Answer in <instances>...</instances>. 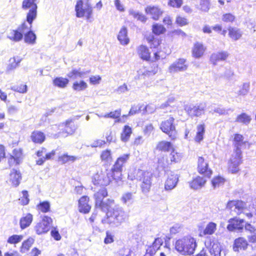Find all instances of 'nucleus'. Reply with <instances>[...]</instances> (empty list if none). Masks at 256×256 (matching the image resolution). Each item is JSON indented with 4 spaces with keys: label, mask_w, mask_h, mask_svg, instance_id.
<instances>
[{
    "label": "nucleus",
    "mask_w": 256,
    "mask_h": 256,
    "mask_svg": "<svg viewBox=\"0 0 256 256\" xmlns=\"http://www.w3.org/2000/svg\"><path fill=\"white\" fill-rule=\"evenodd\" d=\"M245 206L246 204L241 200H231L228 202L226 208L239 214Z\"/></svg>",
    "instance_id": "nucleus-18"
},
{
    "label": "nucleus",
    "mask_w": 256,
    "mask_h": 256,
    "mask_svg": "<svg viewBox=\"0 0 256 256\" xmlns=\"http://www.w3.org/2000/svg\"><path fill=\"white\" fill-rule=\"evenodd\" d=\"M63 124L64 125V131L68 134H72L76 129V126L71 120H67Z\"/></svg>",
    "instance_id": "nucleus-31"
},
{
    "label": "nucleus",
    "mask_w": 256,
    "mask_h": 256,
    "mask_svg": "<svg viewBox=\"0 0 256 256\" xmlns=\"http://www.w3.org/2000/svg\"><path fill=\"white\" fill-rule=\"evenodd\" d=\"M108 195L107 191L104 188H100L94 194L96 201V207L100 208L104 212L107 211L111 208L114 204V200H107L106 202H104L103 199Z\"/></svg>",
    "instance_id": "nucleus-3"
},
{
    "label": "nucleus",
    "mask_w": 256,
    "mask_h": 256,
    "mask_svg": "<svg viewBox=\"0 0 256 256\" xmlns=\"http://www.w3.org/2000/svg\"><path fill=\"white\" fill-rule=\"evenodd\" d=\"M250 120L251 118L250 116L246 113H242L238 116L236 121L239 122L247 124L250 122Z\"/></svg>",
    "instance_id": "nucleus-48"
},
{
    "label": "nucleus",
    "mask_w": 256,
    "mask_h": 256,
    "mask_svg": "<svg viewBox=\"0 0 256 256\" xmlns=\"http://www.w3.org/2000/svg\"><path fill=\"white\" fill-rule=\"evenodd\" d=\"M248 243L244 238H238L235 240L233 246V250L235 252L240 250H245L247 248Z\"/></svg>",
    "instance_id": "nucleus-24"
},
{
    "label": "nucleus",
    "mask_w": 256,
    "mask_h": 256,
    "mask_svg": "<svg viewBox=\"0 0 256 256\" xmlns=\"http://www.w3.org/2000/svg\"><path fill=\"white\" fill-rule=\"evenodd\" d=\"M114 179L113 172L110 170L100 171L95 174L92 182L95 185L106 186L110 184L112 179Z\"/></svg>",
    "instance_id": "nucleus-5"
},
{
    "label": "nucleus",
    "mask_w": 256,
    "mask_h": 256,
    "mask_svg": "<svg viewBox=\"0 0 256 256\" xmlns=\"http://www.w3.org/2000/svg\"><path fill=\"white\" fill-rule=\"evenodd\" d=\"M250 83L245 82L240 87V90L236 92L238 96H246L250 90Z\"/></svg>",
    "instance_id": "nucleus-46"
},
{
    "label": "nucleus",
    "mask_w": 256,
    "mask_h": 256,
    "mask_svg": "<svg viewBox=\"0 0 256 256\" xmlns=\"http://www.w3.org/2000/svg\"><path fill=\"white\" fill-rule=\"evenodd\" d=\"M36 1V0H24L22 4V9H30L26 15V21L30 26H32V23L37 15V5Z\"/></svg>",
    "instance_id": "nucleus-6"
},
{
    "label": "nucleus",
    "mask_w": 256,
    "mask_h": 256,
    "mask_svg": "<svg viewBox=\"0 0 256 256\" xmlns=\"http://www.w3.org/2000/svg\"><path fill=\"white\" fill-rule=\"evenodd\" d=\"M138 54L140 56L143 60H148L150 58V52L148 48L142 45L138 48Z\"/></svg>",
    "instance_id": "nucleus-30"
},
{
    "label": "nucleus",
    "mask_w": 256,
    "mask_h": 256,
    "mask_svg": "<svg viewBox=\"0 0 256 256\" xmlns=\"http://www.w3.org/2000/svg\"><path fill=\"white\" fill-rule=\"evenodd\" d=\"M132 133V130L130 126H125L121 134L120 138L122 142H126L128 140Z\"/></svg>",
    "instance_id": "nucleus-32"
},
{
    "label": "nucleus",
    "mask_w": 256,
    "mask_h": 256,
    "mask_svg": "<svg viewBox=\"0 0 256 256\" xmlns=\"http://www.w3.org/2000/svg\"><path fill=\"white\" fill-rule=\"evenodd\" d=\"M88 86L86 82L82 80L80 82H75L73 84L72 88L74 90L77 91H80L85 90Z\"/></svg>",
    "instance_id": "nucleus-51"
},
{
    "label": "nucleus",
    "mask_w": 256,
    "mask_h": 256,
    "mask_svg": "<svg viewBox=\"0 0 256 256\" xmlns=\"http://www.w3.org/2000/svg\"><path fill=\"white\" fill-rule=\"evenodd\" d=\"M32 26L29 25L28 26L26 22H23L19 26L17 30H12L8 38L14 42H19L22 40L23 34L27 32Z\"/></svg>",
    "instance_id": "nucleus-12"
},
{
    "label": "nucleus",
    "mask_w": 256,
    "mask_h": 256,
    "mask_svg": "<svg viewBox=\"0 0 256 256\" xmlns=\"http://www.w3.org/2000/svg\"><path fill=\"white\" fill-rule=\"evenodd\" d=\"M176 23L180 26H182L188 24V20L184 17L178 16L176 18Z\"/></svg>",
    "instance_id": "nucleus-60"
},
{
    "label": "nucleus",
    "mask_w": 256,
    "mask_h": 256,
    "mask_svg": "<svg viewBox=\"0 0 256 256\" xmlns=\"http://www.w3.org/2000/svg\"><path fill=\"white\" fill-rule=\"evenodd\" d=\"M89 198L87 196H82L78 201V208L80 212L84 214L88 213L90 210V206L88 202Z\"/></svg>",
    "instance_id": "nucleus-23"
},
{
    "label": "nucleus",
    "mask_w": 256,
    "mask_h": 256,
    "mask_svg": "<svg viewBox=\"0 0 256 256\" xmlns=\"http://www.w3.org/2000/svg\"><path fill=\"white\" fill-rule=\"evenodd\" d=\"M34 241V240L32 238H29L28 240L24 241L22 242V246H21L20 252L22 253L26 252L28 250H29L30 248L33 244Z\"/></svg>",
    "instance_id": "nucleus-38"
},
{
    "label": "nucleus",
    "mask_w": 256,
    "mask_h": 256,
    "mask_svg": "<svg viewBox=\"0 0 256 256\" xmlns=\"http://www.w3.org/2000/svg\"><path fill=\"white\" fill-rule=\"evenodd\" d=\"M146 14L150 16L151 18L154 20H158L160 16L163 14V11L158 6H148L145 8Z\"/></svg>",
    "instance_id": "nucleus-19"
},
{
    "label": "nucleus",
    "mask_w": 256,
    "mask_h": 256,
    "mask_svg": "<svg viewBox=\"0 0 256 256\" xmlns=\"http://www.w3.org/2000/svg\"><path fill=\"white\" fill-rule=\"evenodd\" d=\"M76 16L78 18L84 16L90 19L92 13V8L88 0H78L75 6Z\"/></svg>",
    "instance_id": "nucleus-4"
},
{
    "label": "nucleus",
    "mask_w": 256,
    "mask_h": 256,
    "mask_svg": "<svg viewBox=\"0 0 256 256\" xmlns=\"http://www.w3.org/2000/svg\"><path fill=\"white\" fill-rule=\"evenodd\" d=\"M122 200L124 204H131L134 201V195L132 192H126L122 197Z\"/></svg>",
    "instance_id": "nucleus-47"
},
{
    "label": "nucleus",
    "mask_w": 256,
    "mask_h": 256,
    "mask_svg": "<svg viewBox=\"0 0 256 256\" xmlns=\"http://www.w3.org/2000/svg\"><path fill=\"white\" fill-rule=\"evenodd\" d=\"M205 51V48L203 44L200 42H196L194 44L192 50V54L196 58L201 57Z\"/></svg>",
    "instance_id": "nucleus-29"
},
{
    "label": "nucleus",
    "mask_w": 256,
    "mask_h": 256,
    "mask_svg": "<svg viewBox=\"0 0 256 256\" xmlns=\"http://www.w3.org/2000/svg\"><path fill=\"white\" fill-rule=\"evenodd\" d=\"M224 180L220 176H217L212 179V186L214 188H218L224 184Z\"/></svg>",
    "instance_id": "nucleus-52"
},
{
    "label": "nucleus",
    "mask_w": 256,
    "mask_h": 256,
    "mask_svg": "<svg viewBox=\"0 0 256 256\" xmlns=\"http://www.w3.org/2000/svg\"><path fill=\"white\" fill-rule=\"evenodd\" d=\"M206 106V104L205 102H202L195 105H186L184 106V110L190 117H198L204 114Z\"/></svg>",
    "instance_id": "nucleus-11"
},
{
    "label": "nucleus",
    "mask_w": 256,
    "mask_h": 256,
    "mask_svg": "<svg viewBox=\"0 0 256 256\" xmlns=\"http://www.w3.org/2000/svg\"><path fill=\"white\" fill-rule=\"evenodd\" d=\"M130 154H124L117 159L111 170L113 172L114 180H118L121 179L122 168L130 158Z\"/></svg>",
    "instance_id": "nucleus-7"
},
{
    "label": "nucleus",
    "mask_w": 256,
    "mask_h": 256,
    "mask_svg": "<svg viewBox=\"0 0 256 256\" xmlns=\"http://www.w3.org/2000/svg\"><path fill=\"white\" fill-rule=\"evenodd\" d=\"M80 69H79V70L74 69L70 72L67 74V76L70 78L76 79L78 77L80 78Z\"/></svg>",
    "instance_id": "nucleus-58"
},
{
    "label": "nucleus",
    "mask_w": 256,
    "mask_h": 256,
    "mask_svg": "<svg viewBox=\"0 0 256 256\" xmlns=\"http://www.w3.org/2000/svg\"><path fill=\"white\" fill-rule=\"evenodd\" d=\"M228 222L229 224L227 226V228L230 231L242 230L246 224V222L243 219L238 218L230 219Z\"/></svg>",
    "instance_id": "nucleus-16"
},
{
    "label": "nucleus",
    "mask_w": 256,
    "mask_h": 256,
    "mask_svg": "<svg viewBox=\"0 0 256 256\" xmlns=\"http://www.w3.org/2000/svg\"><path fill=\"white\" fill-rule=\"evenodd\" d=\"M130 15L132 16L134 18L137 19L142 22H145L146 21L147 18L142 14L134 10L130 9L128 11Z\"/></svg>",
    "instance_id": "nucleus-36"
},
{
    "label": "nucleus",
    "mask_w": 256,
    "mask_h": 256,
    "mask_svg": "<svg viewBox=\"0 0 256 256\" xmlns=\"http://www.w3.org/2000/svg\"><path fill=\"white\" fill-rule=\"evenodd\" d=\"M38 209L43 212H46L50 210V204L49 202L46 201L40 202L37 206Z\"/></svg>",
    "instance_id": "nucleus-53"
},
{
    "label": "nucleus",
    "mask_w": 256,
    "mask_h": 256,
    "mask_svg": "<svg viewBox=\"0 0 256 256\" xmlns=\"http://www.w3.org/2000/svg\"><path fill=\"white\" fill-rule=\"evenodd\" d=\"M69 80L68 79L66 78H64L62 77H58L56 78L53 80L54 84L60 88H64L66 86L67 84H68Z\"/></svg>",
    "instance_id": "nucleus-34"
},
{
    "label": "nucleus",
    "mask_w": 256,
    "mask_h": 256,
    "mask_svg": "<svg viewBox=\"0 0 256 256\" xmlns=\"http://www.w3.org/2000/svg\"><path fill=\"white\" fill-rule=\"evenodd\" d=\"M10 156L16 160L17 164H20L22 162V151L20 149H14Z\"/></svg>",
    "instance_id": "nucleus-49"
},
{
    "label": "nucleus",
    "mask_w": 256,
    "mask_h": 256,
    "mask_svg": "<svg viewBox=\"0 0 256 256\" xmlns=\"http://www.w3.org/2000/svg\"><path fill=\"white\" fill-rule=\"evenodd\" d=\"M235 18V16L230 13L224 14L222 17V20L226 22H232Z\"/></svg>",
    "instance_id": "nucleus-59"
},
{
    "label": "nucleus",
    "mask_w": 256,
    "mask_h": 256,
    "mask_svg": "<svg viewBox=\"0 0 256 256\" xmlns=\"http://www.w3.org/2000/svg\"><path fill=\"white\" fill-rule=\"evenodd\" d=\"M140 180L141 182L140 188L144 194L148 193L152 186V174L149 172H143L140 170L138 172Z\"/></svg>",
    "instance_id": "nucleus-8"
},
{
    "label": "nucleus",
    "mask_w": 256,
    "mask_h": 256,
    "mask_svg": "<svg viewBox=\"0 0 256 256\" xmlns=\"http://www.w3.org/2000/svg\"><path fill=\"white\" fill-rule=\"evenodd\" d=\"M163 243L162 240L160 238H157L155 239V240L152 244V246L154 250H160V246Z\"/></svg>",
    "instance_id": "nucleus-61"
},
{
    "label": "nucleus",
    "mask_w": 256,
    "mask_h": 256,
    "mask_svg": "<svg viewBox=\"0 0 256 256\" xmlns=\"http://www.w3.org/2000/svg\"><path fill=\"white\" fill-rule=\"evenodd\" d=\"M24 34V41L26 43L30 44H34L36 42V36L31 30V28L25 34Z\"/></svg>",
    "instance_id": "nucleus-35"
},
{
    "label": "nucleus",
    "mask_w": 256,
    "mask_h": 256,
    "mask_svg": "<svg viewBox=\"0 0 256 256\" xmlns=\"http://www.w3.org/2000/svg\"><path fill=\"white\" fill-rule=\"evenodd\" d=\"M121 114V110L118 109L116 110L114 112H112L108 114H106L104 116V117L105 118H112L116 119L115 121L116 122H122L120 118V116Z\"/></svg>",
    "instance_id": "nucleus-37"
},
{
    "label": "nucleus",
    "mask_w": 256,
    "mask_h": 256,
    "mask_svg": "<svg viewBox=\"0 0 256 256\" xmlns=\"http://www.w3.org/2000/svg\"><path fill=\"white\" fill-rule=\"evenodd\" d=\"M166 31V29L162 24H156L152 26V32L156 35L164 34Z\"/></svg>",
    "instance_id": "nucleus-50"
},
{
    "label": "nucleus",
    "mask_w": 256,
    "mask_h": 256,
    "mask_svg": "<svg viewBox=\"0 0 256 256\" xmlns=\"http://www.w3.org/2000/svg\"><path fill=\"white\" fill-rule=\"evenodd\" d=\"M242 163V152L236 149L232 154L228 165V169L232 173H236L240 170L239 166Z\"/></svg>",
    "instance_id": "nucleus-13"
},
{
    "label": "nucleus",
    "mask_w": 256,
    "mask_h": 256,
    "mask_svg": "<svg viewBox=\"0 0 256 256\" xmlns=\"http://www.w3.org/2000/svg\"><path fill=\"white\" fill-rule=\"evenodd\" d=\"M33 220V216L28 213L20 219V224L22 229H24L29 226Z\"/></svg>",
    "instance_id": "nucleus-28"
},
{
    "label": "nucleus",
    "mask_w": 256,
    "mask_h": 256,
    "mask_svg": "<svg viewBox=\"0 0 256 256\" xmlns=\"http://www.w3.org/2000/svg\"><path fill=\"white\" fill-rule=\"evenodd\" d=\"M174 119L170 117L168 119L162 121L160 125V130L166 134L171 140H174L176 137V131L174 124Z\"/></svg>",
    "instance_id": "nucleus-9"
},
{
    "label": "nucleus",
    "mask_w": 256,
    "mask_h": 256,
    "mask_svg": "<svg viewBox=\"0 0 256 256\" xmlns=\"http://www.w3.org/2000/svg\"><path fill=\"white\" fill-rule=\"evenodd\" d=\"M78 159V157L73 156H69L68 154H64L60 156L58 158L60 162L62 164L67 162H73Z\"/></svg>",
    "instance_id": "nucleus-40"
},
{
    "label": "nucleus",
    "mask_w": 256,
    "mask_h": 256,
    "mask_svg": "<svg viewBox=\"0 0 256 256\" xmlns=\"http://www.w3.org/2000/svg\"><path fill=\"white\" fill-rule=\"evenodd\" d=\"M197 130L195 140L196 142H200L203 139V135L204 132V125H198L197 127Z\"/></svg>",
    "instance_id": "nucleus-45"
},
{
    "label": "nucleus",
    "mask_w": 256,
    "mask_h": 256,
    "mask_svg": "<svg viewBox=\"0 0 256 256\" xmlns=\"http://www.w3.org/2000/svg\"><path fill=\"white\" fill-rule=\"evenodd\" d=\"M200 5L202 11L208 12L209 10L210 2L208 0H201Z\"/></svg>",
    "instance_id": "nucleus-62"
},
{
    "label": "nucleus",
    "mask_w": 256,
    "mask_h": 256,
    "mask_svg": "<svg viewBox=\"0 0 256 256\" xmlns=\"http://www.w3.org/2000/svg\"><path fill=\"white\" fill-rule=\"evenodd\" d=\"M241 31L236 28H232L229 29V36L233 40H236L240 38L242 36Z\"/></svg>",
    "instance_id": "nucleus-43"
},
{
    "label": "nucleus",
    "mask_w": 256,
    "mask_h": 256,
    "mask_svg": "<svg viewBox=\"0 0 256 256\" xmlns=\"http://www.w3.org/2000/svg\"><path fill=\"white\" fill-rule=\"evenodd\" d=\"M10 64L8 66L7 68V70L8 71L16 68L18 66V64L20 62V60H18L16 62V58H10Z\"/></svg>",
    "instance_id": "nucleus-57"
},
{
    "label": "nucleus",
    "mask_w": 256,
    "mask_h": 256,
    "mask_svg": "<svg viewBox=\"0 0 256 256\" xmlns=\"http://www.w3.org/2000/svg\"><path fill=\"white\" fill-rule=\"evenodd\" d=\"M196 247V240L190 236H185L176 242V250L182 255H191Z\"/></svg>",
    "instance_id": "nucleus-2"
},
{
    "label": "nucleus",
    "mask_w": 256,
    "mask_h": 256,
    "mask_svg": "<svg viewBox=\"0 0 256 256\" xmlns=\"http://www.w3.org/2000/svg\"><path fill=\"white\" fill-rule=\"evenodd\" d=\"M118 39L122 45H127L130 42V40L128 36L127 28L124 26L120 30L118 35Z\"/></svg>",
    "instance_id": "nucleus-25"
},
{
    "label": "nucleus",
    "mask_w": 256,
    "mask_h": 256,
    "mask_svg": "<svg viewBox=\"0 0 256 256\" xmlns=\"http://www.w3.org/2000/svg\"><path fill=\"white\" fill-rule=\"evenodd\" d=\"M229 54L226 51H222L213 53L210 58V61L214 66L220 61H224L227 59Z\"/></svg>",
    "instance_id": "nucleus-20"
},
{
    "label": "nucleus",
    "mask_w": 256,
    "mask_h": 256,
    "mask_svg": "<svg viewBox=\"0 0 256 256\" xmlns=\"http://www.w3.org/2000/svg\"><path fill=\"white\" fill-rule=\"evenodd\" d=\"M178 180L177 174H171L168 176L164 184V188L166 190H170L174 189L176 186Z\"/></svg>",
    "instance_id": "nucleus-21"
},
{
    "label": "nucleus",
    "mask_w": 256,
    "mask_h": 256,
    "mask_svg": "<svg viewBox=\"0 0 256 256\" xmlns=\"http://www.w3.org/2000/svg\"><path fill=\"white\" fill-rule=\"evenodd\" d=\"M11 90L20 93H26L27 91V86L26 84H20L19 86H13L11 88Z\"/></svg>",
    "instance_id": "nucleus-56"
},
{
    "label": "nucleus",
    "mask_w": 256,
    "mask_h": 256,
    "mask_svg": "<svg viewBox=\"0 0 256 256\" xmlns=\"http://www.w3.org/2000/svg\"><path fill=\"white\" fill-rule=\"evenodd\" d=\"M106 218L102 219L103 224H108L112 226H118L125 222L128 218L126 213L120 206H114L112 210H107Z\"/></svg>",
    "instance_id": "nucleus-1"
},
{
    "label": "nucleus",
    "mask_w": 256,
    "mask_h": 256,
    "mask_svg": "<svg viewBox=\"0 0 256 256\" xmlns=\"http://www.w3.org/2000/svg\"><path fill=\"white\" fill-rule=\"evenodd\" d=\"M100 158L102 162L106 163H110L112 161L111 151L109 150L102 151L100 155Z\"/></svg>",
    "instance_id": "nucleus-39"
},
{
    "label": "nucleus",
    "mask_w": 256,
    "mask_h": 256,
    "mask_svg": "<svg viewBox=\"0 0 256 256\" xmlns=\"http://www.w3.org/2000/svg\"><path fill=\"white\" fill-rule=\"evenodd\" d=\"M22 180V174L20 170L12 169L10 174L9 180L13 186H18Z\"/></svg>",
    "instance_id": "nucleus-22"
},
{
    "label": "nucleus",
    "mask_w": 256,
    "mask_h": 256,
    "mask_svg": "<svg viewBox=\"0 0 256 256\" xmlns=\"http://www.w3.org/2000/svg\"><path fill=\"white\" fill-rule=\"evenodd\" d=\"M42 220L34 227L36 234L40 235L48 232L52 226V220L46 216H41Z\"/></svg>",
    "instance_id": "nucleus-10"
},
{
    "label": "nucleus",
    "mask_w": 256,
    "mask_h": 256,
    "mask_svg": "<svg viewBox=\"0 0 256 256\" xmlns=\"http://www.w3.org/2000/svg\"><path fill=\"white\" fill-rule=\"evenodd\" d=\"M30 138L34 142L42 144L44 141L46 137L42 132L36 130L32 133Z\"/></svg>",
    "instance_id": "nucleus-27"
},
{
    "label": "nucleus",
    "mask_w": 256,
    "mask_h": 256,
    "mask_svg": "<svg viewBox=\"0 0 256 256\" xmlns=\"http://www.w3.org/2000/svg\"><path fill=\"white\" fill-rule=\"evenodd\" d=\"M156 148L159 150L168 152L173 149L172 144L166 141H162L158 142Z\"/></svg>",
    "instance_id": "nucleus-33"
},
{
    "label": "nucleus",
    "mask_w": 256,
    "mask_h": 256,
    "mask_svg": "<svg viewBox=\"0 0 256 256\" xmlns=\"http://www.w3.org/2000/svg\"><path fill=\"white\" fill-rule=\"evenodd\" d=\"M114 242V236L112 234L107 231L106 232V237L105 238L104 240V242L106 244H108L112 242Z\"/></svg>",
    "instance_id": "nucleus-64"
},
{
    "label": "nucleus",
    "mask_w": 256,
    "mask_h": 256,
    "mask_svg": "<svg viewBox=\"0 0 256 256\" xmlns=\"http://www.w3.org/2000/svg\"><path fill=\"white\" fill-rule=\"evenodd\" d=\"M234 144L236 149L240 150L241 146L244 144V137L240 134H236L234 138Z\"/></svg>",
    "instance_id": "nucleus-44"
},
{
    "label": "nucleus",
    "mask_w": 256,
    "mask_h": 256,
    "mask_svg": "<svg viewBox=\"0 0 256 256\" xmlns=\"http://www.w3.org/2000/svg\"><path fill=\"white\" fill-rule=\"evenodd\" d=\"M172 150V152L170 154V161L178 162L180 160L179 154L176 152H175L173 149Z\"/></svg>",
    "instance_id": "nucleus-63"
},
{
    "label": "nucleus",
    "mask_w": 256,
    "mask_h": 256,
    "mask_svg": "<svg viewBox=\"0 0 256 256\" xmlns=\"http://www.w3.org/2000/svg\"><path fill=\"white\" fill-rule=\"evenodd\" d=\"M206 181V180L204 178L198 176L190 183V186L194 190L200 189L204 186Z\"/></svg>",
    "instance_id": "nucleus-26"
},
{
    "label": "nucleus",
    "mask_w": 256,
    "mask_h": 256,
    "mask_svg": "<svg viewBox=\"0 0 256 256\" xmlns=\"http://www.w3.org/2000/svg\"><path fill=\"white\" fill-rule=\"evenodd\" d=\"M208 164L202 156H199L198 160V170L199 173L204 174L206 176L210 177L212 170L208 168Z\"/></svg>",
    "instance_id": "nucleus-17"
},
{
    "label": "nucleus",
    "mask_w": 256,
    "mask_h": 256,
    "mask_svg": "<svg viewBox=\"0 0 256 256\" xmlns=\"http://www.w3.org/2000/svg\"><path fill=\"white\" fill-rule=\"evenodd\" d=\"M22 196L19 198L20 203L22 205H26L29 202L28 192L26 190H24L22 191Z\"/></svg>",
    "instance_id": "nucleus-54"
},
{
    "label": "nucleus",
    "mask_w": 256,
    "mask_h": 256,
    "mask_svg": "<svg viewBox=\"0 0 256 256\" xmlns=\"http://www.w3.org/2000/svg\"><path fill=\"white\" fill-rule=\"evenodd\" d=\"M216 230V224L213 222H209L206 226L204 230V234H214Z\"/></svg>",
    "instance_id": "nucleus-42"
},
{
    "label": "nucleus",
    "mask_w": 256,
    "mask_h": 256,
    "mask_svg": "<svg viewBox=\"0 0 256 256\" xmlns=\"http://www.w3.org/2000/svg\"><path fill=\"white\" fill-rule=\"evenodd\" d=\"M146 40L150 44L151 48H157L160 44V40L154 38L153 34H150L146 36Z\"/></svg>",
    "instance_id": "nucleus-41"
},
{
    "label": "nucleus",
    "mask_w": 256,
    "mask_h": 256,
    "mask_svg": "<svg viewBox=\"0 0 256 256\" xmlns=\"http://www.w3.org/2000/svg\"><path fill=\"white\" fill-rule=\"evenodd\" d=\"M205 245L212 256H220L222 248L220 244L214 239L208 237L205 241Z\"/></svg>",
    "instance_id": "nucleus-14"
},
{
    "label": "nucleus",
    "mask_w": 256,
    "mask_h": 256,
    "mask_svg": "<svg viewBox=\"0 0 256 256\" xmlns=\"http://www.w3.org/2000/svg\"><path fill=\"white\" fill-rule=\"evenodd\" d=\"M23 236L22 235H13L8 238V242L12 244H16L20 242Z\"/></svg>",
    "instance_id": "nucleus-55"
},
{
    "label": "nucleus",
    "mask_w": 256,
    "mask_h": 256,
    "mask_svg": "<svg viewBox=\"0 0 256 256\" xmlns=\"http://www.w3.org/2000/svg\"><path fill=\"white\" fill-rule=\"evenodd\" d=\"M188 68L186 60L184 58H179L174 62L168 68L169 72L176 73L186 71Z\"/></svg>",
    "instance_id": "nucleus-15"
}]
</instances>
